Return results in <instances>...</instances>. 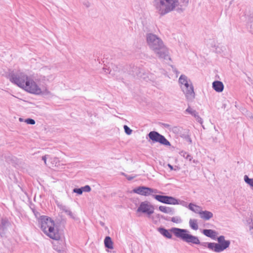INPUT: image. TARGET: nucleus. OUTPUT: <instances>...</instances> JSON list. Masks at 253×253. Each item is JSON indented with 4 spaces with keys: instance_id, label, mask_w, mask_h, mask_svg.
Here are the masks:
<instances>
[{
    "instance_id": "nucleus-1",
    "label": "nucleus",
    "mask_w": 253,
    "mask_h": 253,
    "mask_svg": "<svg viewBox=\"0 0 253 253\" xmlns=\"http://www.w3.org/2000/svg\"><path fill=\"white\" fill-rule=\"evenodd\" d=\"M153 6L161 16L176 10L183 12L188 5L189 0H154Z\"/></svg>"
},
{
    "instance_id": "nucleus-2",
    "label": "nucleus",
    "mask_w": 253,
    "mask_h": 253,
    "mask_svg": "<svg viewBox=\"0 0 253 253\" xmlns=\"http://www.w3.org/2000/svg\"><path fill=\"white\" fill-rule=\"evenodd\" d=\"M146 41L149 48L160 59L170 60L168 48L164 45L162 40L157 36L151 33L147 34Z\"/></svg>"
},
{
    "instance_id": "nucleus-3",
    "label": "nucleus",
    "mask_w": 253,
    "mask_h": 253,
    "mask_svg": "<svg viewBox=\"0 0 253 253\" xmlns=\"http://www.w3.org/2000/svg\"><path fill=\"white\" fill-rule=\"evenodd\" d=\"M39 222L41 229L49 237L53 240H58L60 238V234L58 231L55 229L54 222L51 218L42 215L40 216Z\"/></svg>"
},
{
    "instance_id": "nucleus-4",
    "label": "nucleus",
    "mask_w": 253,
    "mask_h": 253,
    "mask_svg": "<svg viewBox=\"0 0 253 253\" xmlns=\"http://www.w3.org/2000/svg\"><path fill=\"white\" fill-rule=\"evenodd\" d=\"M169 231L172 232L175 237L180 238L185 242L195 245L200 244V241L198 238L188 234L189 231L186 229L173 227L171 228Z\"/></svg>"
},
{
    "instance_id": "nucleus-5",
    "label": "nucleus",
    "mask_w": 253,
    "mask_h": 253,
    "mask_svg": "<svg viewBox=\"0 0 253 253\" xmlns=\"http://www.w3.org/2000/svg\"><path fill=\"white\" fill-rule=\"evenodd\" d=\"M218 243H213L212 244H210L209 247H211L212 251L216 253H219L223 251L228 248L230 244L229 240H225V237L223 235L219 236L217 238Z\"/></svg>"
},
{
    "instance_id": "nucleus-6",
    "label": "nucleus",
    "mask_w": 253,
    "mask_h": 253,
    "mask_svg": "<svg viewBox=\"0 0 253 253\" xmlns=\"http://www.w3.org/2000/svg\"><path fill=\"white\" fill-rule=\"evenodd\" d=\"M29 77L23 73L13 74L11 76V82L17 84L18 86L24 88L26 82L28 81Z\"/></svg>"
},
{
    "instance_id": "nucleus-7",
    "label": "nucleus",
    "mask_w": 253,
    "mask_h": 253,
    "mask_svg": "<svg viewBox=\"0 0 253 253\" xmlns=\"http://www.w3.org/2000/svg\"><path fill=\"white\" fill-rule=\"evenodd\" d=\"M148 136L153 142H159L165 146H170V142L165 137L157 131H150L148 134Z\"/></svg>"
},
{
    "instance_id": "nucleus-8",
    "label": "nucleus",
    "mask_w": 253,
    "mask_h": 253,
    "mask_svg": "<svg viewBox=\"0 0 253 253\" xmlns=\"http://www.w3.org/2000/svg\"><path fill=\"white\" fill-rule=\"evenodd\" d=\"M26 91L35 94H41L42 89L37 84L32 80L29 78L26 82V85L24 88Z\"/></svg>"
},
{
    "instance_id": "nucleus-9",
    "label": "nucleus",
    "mask_w": 253,
    "mask_h": 253,
    "mask_svg": "<svg viewBox=\"0 0 253 253\" xmlns=\"http://www.w3.org/2000/svg\"><path fill=\"white\" fill-rule=\"evenodd\" d=\"M40 74L41 78L40 80L43 81H48L53 78L50 68L47 67L42 68L40 70Z\"/></svg>"
},
{
    "instance_id": "nucleus-10",
    "label": "nucleus",
    "mask_w": 253,
    "mask_h": 253,
    "mask_svg": "<svg viewBox=\"0 0 253 253\" xmlns=\"http://www.w3.org/2000/svg\"><path fill=\"white\" fill-rule=\"evenodd\" d=\"M137 212H141L148 215H151L154 212V208L153 206L148 205L145 202H142L138 208Z\"/></svg>"
},
{
    "instance_id": "nucleus-11",
    "label": "nucleus",
    "mask_w": 253,
    "mask_h": 253,
    "mask_svg": "<svg viewBox=\"0 0 253 253\" xmlns=\"http://www.w3.org/2000/svg\"><path fill=\"white\" fill-rule=\"evenodd\" d=\"M55 240L56 241L53 243L54 250L58 253H66L67 249L65 241L60 240V238Z\"/></svg>"
},
{
    "instance_id": "nucleus-12",
    "label": "nucleus",
    "mask_w": 253,
    "mask_h": 253,
    "mask_svg": "<svg viewBox=\"0 0 253 253\" xmlns=\"http://www.w3.org/2000/svg\"><path fill=\"white\" fill-rule=\"evenodd\" d=\"M185 94V97L188 101H192L195 97V93L194 90L193 85L181 89Z\"/></svg>"
},
{
    "instance_id": "nucleus-13",
    "label": "nucleus",
    "mask_w": 253,
    "mask_h": 253,
    "mask_svg": "<svg viewBox=\"0 0 253 253\" xmlns=\"http://www.w3.org/2000/svg\"><path fill=\"white\" fill-rule=\"evenodd\" d=\"M10 223L6 218L0 219V236L3 237Z\"/></svg>"
},
{
    "instance_id": "nucleus-14",
    "label": "nucleus",
    "mask_w": 253,
    "mask_h": 253,
    "mask_svg": "<svg viewBox=\"0 0 253 253\" xmlns=\"http://www.w3.org/2000/svg\"><path fill=\"white\" fill-rule=\"evenodd\" d=\"M202 232L206 236L212 239H215L217 234L216 231L212 229H204Z\"/></svg>"
},
{
    "instance_id": "nucleus-15",
    "label": "nucleus",
    "mask_w": 253,
    "mask_h": 253,
    "mask_svg": "<svg viewBox=\"0 0 253 253\" xmlns=\"http://www.w3.org/2000/svg\"><path fill=\"white\" fill-rule=\"evenodd\" d=\"M212 88L217 92H221L223 90V84L218 81H214L212 83Z\"/></svg>"
},
{
    "instance_id": "nucleus-16",
    "label": "nucleus",
    "mask_w": 253,
    "mask_h": 253,
    "mask_svg": "<svg viewBox=\"0 0 253 253\" xmlns=\"http://www.w3.org/2000/svg\"><path fill=\"white\" fill-rule=\"evenodd\" d=\"M199 214L201 218L206 220H209L213 216V214L211 212L208 211H203L201 209Z\"/></svg>"
},
{
    "instance_id": "nucleus-17",
    "label": "nucleus",
    "mask_w": 253,
    "mask_h": 253,
    "mask_svg": "<svg viewBox=\"0 0 253 253\" xmlns=\"http://www.w3.org/2000/svg\"><path fill=\"white\" fill-rule=\"evenodd\" d=\"M158 231L164 237L168 239H171L172 238V235L169 231V230L165 229L163 227H160L158 228Z\"/></svg>"
},
{
    "instance_id": "nucleus-18",
    "label": "nucleus",
    "mask_w": 253,
    "mask_h": 253,
    "mask_svg": "<svg viewBox=\"0 0 253 253\" xmlns=\"http://www.w3.org/2000/svg\"><path fill=\"white\" fill-rule=\"evenodd\" d=\"M159 210L164 213H170L172 214H173L174 212V210L173 208L164 206H160L159 207Z\"/></svg>"
},
{
    "instance_id": "nucleus-19",
    "label": "nucleus",
    "mask_w": 253,
    "mask_h": 253,
    "mask_svg": "<svg viewBox=\"0 0 253 253\" xmlns=\"http://www.w3.org/2000/svg\"><path fill=\"white\" fill-rule=\"evenodd\" d=\"M103 70L105 73L111 75L112 76L115 77L117 80H122L123 79V78L120 76V71H118L115 73H113L112 72V71H109V70L108 69L104 68Z\"/></svg>"
},
{
    "instance_id": "nucleus-20",
    "label": "nucleus",
    "mask_w": 253,
    "mask_h": 253,
    "mask_svg": "<svg viewBox=\"0 0 253 253\" xmlns=\"http://www.w3.org/2000/svg\"><path fill=\"white\" fill-rule=\"evenodd\" d=\"M188 208L192 211L198 214L199 213L201 209V207L197 206L195 204H194L193 203H190L188 206Z\"/></svg>"
},
{
    "instance_id": "nucleus-21",
    "label": "nucleus",
    "mask_w": 253,
    "mask_h": 253,
    "mask_svg": "<svg viewBox=\"0 0 253 253\" xmlns=\"http://www.w3.org/2000/svg\"><path fill=\"white\" fill-rule=\"evenodd\" d=\"M104 245L106 248L112 249L113 248L112 239L109 236H106L104 239Z\"/></svg>"
},
{
    "instance_id": "nucleus-22",
    "label": "nucleus",
    "mask_w": 253,
    "mask_h": 253,
    "mask_svg": "<svg viewBox=\"0 0 253 253\" xmlns=\"http://www.w3.org/2000/svg\"><path fill=\"white\" fill-rule=\"evenodd\" d=\"M153 197L159 202L164 204H166L168 196L161 195H153Z\"/></svg>"
},
{
    "instance_id": "nucleus-23",
    "label": "nucleus",
    "mask_w": 253,
    "mask_h": 253,
    "mask_svg": "<svg viewBox=\"0 0 253 253\" xmlns=\"http://www.w3.org/2000/svg\"><path fill=\"white\" fill-rule=\"evenodd\" d=\"M189 225L190 227L195 230H197L198 229V221L195 219H190L189 220Z\"/></svg>"
},
{
    "instance_id": "nucleus-24",
    "label": "nucleus",
    "mask_w": 253,
    "mask_h": 253,
    "mask_svg": "<svg viewBox=\"0 0 253 253\" xmlns=\"http://www.w3.org/2000/svg\"><path fill=\"white\" fill-rule=\"evenodd\" d=\"M179 154L189 162H191L193 159L192 155L185 151H181L179 152Z\"/></svg>"
},
{
    "instance_id": "nucleus-25",
    "label": "nucleus",
    "mask_w": 253,
    "mask_h": 253,
    "mask_svg": "<svg viewBox=\"0 0 253 253\" xmlns=\"http://www.w3.org/2000/svg\"><path fill=\"white\" fill-rule=\"evenodd\" d=\"M185 112L191 115L195 118L198 115V113L195 110L192 109L190 106L185 110Z\"/></svg>"
},
{
    "instance_id": "nucleus-26",
    "label": "nucleus",
    "mask_w": 253,
    "mask_h": 253,
    "mask_svg": "<svg viewBox=\"0 0 253 253\" xmlns=\"http://www.w3.org/2000/svg\"><path fill=\"white\" fill-rule=\"evenodd\" d=\"M133 192L136 193L137 194L144 195V196H148L151 194V193L154 192L156 193V191H132Z\"/></svg>"
},
{
    "instance_id": "nucleus-27",
    "label": "nucleus",
    "mask_w": 253,
    "mask_h": 253,
    "mask_svg": "<svg viewBox=\"0 0 253 253\" xmlns=\"http://www.w3.org/2000/svg\"><path fill=\"white\" fill-rule=\"evenodd\" d=\"M166 204L170 205H177V199L173 197L168 196Z\"/></svg>"
},
{
    "instance_id": "nucleus-28",
    "label": "nucleus",
    "mask_w": 253,
    "mask_h": 253,
    "mask_svg": "<svg viewBox=\"0 0 253 253\" xmlns=\"http://www.w3.org/2000/svg\"><path fill=\"white\" fill-rule=\"evenodd\" d=\"M188 81L187 77L184 75H181L178 80L179 84L183 85L185 83Z\"/></svg>"
},
{
    "instance_id": "nucleus-29",
    "label": "nucleus",
    "mask_w": 253,
    "mask_h": 253,
    "mask_svg": "<svg viewBox=\"0 0 253 253\" xmlns=\"http://www.w3.org/2000/svg\"><path fill=\"white\" fill-rule=\"evenodd\" d=\"M244 180L251 187L253 188V179L250 178L247 175H245L244 176Z\"/></svg>"
},
{
    "instance_id": "nucleus-30",
    "label": "nucleus",
    "mask_w": 253,
    "mask_h": 253,
    "mask_svg": "<svg viewBox=\"0 0 253 253\" xmlns=\"http://www.w3.org/2000/svg\"><path fill=\"white\" fill-rule=\"evenodd\" d=\"M248 28L250 32L253 34V19L248 23Z\"/></svg>"
},
{
    "instance_id": "nucleus-31",
    "label": "nucleus",
    "mask_w": 253,
    "mask_h": 253,
    "mask_svg": "<svg viewBox=\"0 0 253 253\" xmlns=\"http://www.w3.org/2000/svg\"><path fill=\"white\" fill-rule=\"evenodd\" d=\"M193 85L191 82L190 80H188L183 85H181V89L187 88L188 87H190V86Z\"/></svg>"
},
{
    "instance_id": "nucleus-32",
    "label": "nucleus",
    "mask_w": 253,
    "mask_h": 253,
    "mask_svg": "<svg viewBox=\"0 0 253 253\" xmlns=\"http://www.w3.org/2000/svg\"><path fill=\"white\" fill-rule=\"evenodd\" d=\"M91 188L89 185H85L81 187H76L73 190H90Z\"/></svg>"
},
{
    "instance_id": "nucleus-33",
    "label": "nucleus",
    "mask_w": 253,
    "mask_h": 253,
    "mask_svg": "<svg viewBox=\"0 0 253 253\" xmlns=\"http://www.w3.org/2000/svg\"><path fill=\"white\" fill-rule=\"evenodd\" d=\"M213 243H208V242H200V244L199 245L204 247H207L210 250H212V248L209 247L210 244H212Z\"/></svg>"
},
{
    "instance_id": "nucleus-34",
    "label": "nucleus",
    "mask_w": 253,
    "mask_h": 253,
    "mask_svg": "<svg viewBox=\"0 0 253 253\" xmlns=\"http://www.w3.org/2000/svg\"><path fill=\"white\" fill-rule=\"evenodd\" d=\"M67 215H68L71 218L77 220V218L76 217V216L74 215V214L72 213V212L70 210H68L67 211H66L65 212Z\"/></svg>"
},
{
    "instance_id": "nucleus-35",
    "label": "nucleus",
    "mask_w": 253,
    "mask_h": 253,
    "mask_svg": "<svg viewBox=\"0 0 253 253\" xmlns=\"http://www.w3.org/2000/svg\"><path fill=\"white\" fill-rule=\"evenodd\" d=\"M125 133L127 135H130L132 132V130L127 126L125 125L124 126Z\"/></svg>"
},
{
    "instance_id": "nucleus-36",
    "label": "nucleus",
    "mask_w": 253,
    "mask_h": 253,
    "mask_svg": "<svg viewBox=\"0 0 253 253\" xmlns=\"http://www.w3.org/2000/svg\"><path fill=\"white\" fill-rule=\"evenodd\" d=\"M171 221L173 223H180L181 222V219L179 217H172L171 219Z\"/></svg>"
},
{
    "instance_id": "nucleus-37",
    "label": "nucleus",
    "mask_w": 253,
    "mask_h": 253,
    "mask_svg": "<svg viewBox=\"0 0 253 253\" xmlns=\"http://www.w3.org/2000/svg\"><path fill=\"white\" fill-rule=\"evenodd\" d=\"M57 206L60 209V210L63 211L65 212H66V211L68 210L65 206L62 204H58Z\"/></svg>"
},
{
    "instance_id": "nucleus-38",
    "label": "nucleus",
    "mask_w": 253,
    "mask_h": 253,
    "mask_svg": "<svg viewBox=\"0 0 253 253\" xmlns=\"http://www.w3.org/2000/svg\"><path fill=\"white\" fill-rule=\"evenodd\" d=\"M179 204L182 205L183 207H188L187 203L184 201L177 200V205H179Z\"/></svg>"
},
{
    "instance_id": "nucleus-39",
    "label": "nucleus",
    "mask_w": 253,
    "mask_h": 253,
    "mask_svg": "<svg viewBox=\"0 0 253 253\" xmlns=\"http://www.w3.org/2000/svg\"><path fill=\"white\" fill-rule=\"evenodd\" d=\"M25 122L27 123V124L30 125H34L36 123L34 119L31 118L26 119L25 120Z\"/></svg>"
},
{
    "instance_id": "nucleus-40",
    "label": "nucleus",
    "mask_w": 253,
    "mask_h": 253,
    "mask_svg": "<svg viewBox=\"0 0 253 253\" xmlns=\"http://www.w3.org/2000/svg\"><path fill=\"white\" fill-rule=\"evenodd\" d=\"M41 94H43V95H51V92L46 88H45L43 90H42V93Z\"/></svg>"
},
{
    "instance_id": "nucleus-41",
    "label": "nucleus",
    "mask_w": 253,
    "mask_h": 253,
    "mask_svg": "<svg viewBox=\"0 0 253 253\" xmlns=\"http://www.w3.org/2000/svg\"><path fill=\"white\" fill-rule=\"evenodd\" d=\"M133 190H153V189L150 188L145 187V186H139V187H137V188L134 189Z\"/></svg>"
},
{
    "instance_id": "nucleus-42",
    "label": "nucleus",
    "mask_w": 253,
    "mask_h": 253,
    "mask_svg": "<svg viewBox=\"0 0 253 253\" xmlns=\"http://www.w3.org/2000/svg\"><path fill=\"white\" fill-rule=\"evenodd\" d=\"M123 174L126 176V178L129 181L131 180L132 179H133L136 176L135 175H127V174H125L124 173H123Z\"/></svg>"
},
{
    "instance_id": "nucleus-43",
    "label": "nucleus",
    "mask_w": 253,
    "mask_h": 253,
    "mask_svg": "<svg viewBox=\"0 0 253 253\" xmlns=\"http://www.w3.org/2000/svg\"><path fill=\"white\" fill-rule=\"evenodd\" d=\"M196 120L197 121L202 124L203 122V119L199 116V114L197 115V116L195 117Z\"/></svg>"
},
{
    "instance_id": "nucleus-44",
    "label": "nucleus",
    "mask_w": 253,
    "mask_h": 253,
    "mask_svg": "<svg viewBox=\"0 0 253 253\" xmlns=\"http://www.w3.org/2000/svg\"><path fill=\"white\" fill-rule=\"evenodd\" d=\"M84 191H73L72 193H76L77 195H82ZM87 192H89V191H86Z\"/></svg>"
},
{
    "instance_id": "nucleus-45",
    "label": "nucleus",
    "mask_w": 253,
    "mask_h": 253,
    "mask_svg": "<svg viewBox=\"0 0 253 253\" xmlns=\"http://www.w3.org/2000/svg\"><path fill=\"white\" fill-rule=\"evenodd\" d=\"M48 155H45L42 157V160L44 161V164L45 165H47L46 164V159L47 157H48Z\"/></svg>"
},
{
    "instance_id": "nucleus-46",
    "label": "nucleus",
    "mask_w": 253,
    "mask_h": 253,
    "mask_svg": "<svg viewBox=\"0 0 253 253\" xmlns=\"http://www.w3.org/2000/svg\"><path fill=\"white\" fill-rule=\"evenodd\" d=\"M32 210L36 216H37L38 214H39V213L38 211L36 212L34 210Z\"/></svg>"
},
{
    "instance_id": "nucleus-47",
    "label": "nucleus",
    "mask_w": 253,
    "mask_h": 253,
    "mask_svg": "<svg viewBox=\"0 0 253 253\" xmlns=\"http://www.w3.org/2000/svg\"><path fill=\"white\" fill-rule=\"evenodd\" d=\"M168 167L170 168L171 170H172L173 169V167L170 164H168Z\"/></svg>"
},
{
    "instance_id": "nucleus-48",
    "label": "nucleus",
    "mask_w": 253,
    "mask_h": 253,
    "mask_svg": "<svg viewBox=\"0 0 253 253\" xmlns=\"http://www.w3.org/2000/svg\"><path fill=\"white\" fill-rule=\"evenodd\" d=\"M250 230L253 229V223H252V225H250Z\"/></svg>"
},
{
    "instance_id": "nucleus-49",
    "label": "nucleus",
    "mask_w": 253,
    "mask_h": 253,
    "mask_svg": "<svg viewBox=\"0 0 253 253\" xmlns=\"http://www.w3.org/2000/svg\"><path fill=\"white\" fill-rule=\"evenodd\" d=\"M100 224L102 225V226H104V223L102 222V221H100Z\"/></svg>"
},
{
    "instance_id": "nucleus-50",
    "label": "nucleus",
    "mask_w": 253,
    "mask_h": 253,
    "mask_svg": "<svg viewBox=\"0 0 253 253\" xmlns=\"http://www.w3.org/2000/svg\"><path fill=\"white\" fill-rule=\"evenodd\" d=\"M162 218L165 219V220H168V219L165 218L163 216H162Z\"/></svg>"
},
{
    "instance_id": "nucleus-51",
    "label": "nucleus",
    "mask_w": 253,
    "mask_h": 253,
    "mask_svg": "<svg viewBox=\"0 0 253 253\" xmlns=\"http://www.w3.org/2000/svg\"><path fill=\"white\" fill-rule=\"evenodd\" d=\"M193 162L194 163H196V162H197L195 160H193Z\"/></svg>"
},
{
    "instance_id": "nucleus-52",
    "label": "nucleus",
    "mask_w": 253,
    "mask_h": 253,
    "mask_svg": "<svg viewBox=\"0 0 253 253\" xmlns=\"http://www.w3.org/2000/svg\"><path fill=\"white\" fill-rule=\"evenodd\" d=\"M189 141L190 142H191V141H191V139H190V138L189 139Z\"/></svg>"
},
{
    "instance_id": "nucleus-53",
    "label": "nucleus",
    "mask_w": 253,
    "mask_h": 253,
    "mask_svg": "<svg viewBox=\"0 0 253 253\" xmlns=\"http://www.w3.org/2000/svg\"><path fill=\"white\" fill-rule=\"evenodd\" d=\"M19 120H20V121H22V119H21V118H20V119H19Z\"/></svg>"
}]
</instances>
